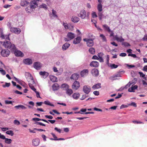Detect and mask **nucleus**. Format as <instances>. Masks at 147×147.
<instances>
[{"mask_svg": "<svg viewBox=\"0 0 147 147\" xmlns=\"http://www.w3.org/2000/svg\"><path fill=\"white\" fill-rule=\"evenodd\" d=\"M1 43L5 48L9 49L11 52H14L16 56L21 57L24 56V54L20 51L17 50L15 45L11 43L9 41L5 40L4 42H1Z\"/></svg>", "mask_w": 147, "mask_h": 147, "instance_id": "obj_1", "label": "nucleus"}, {"mask_svg": "<svg viewBox=\"0 0 147 147\" xmlns=\"http://www.w3.org/2000/svg\"><path fill=\"white\" fill-rule=\"evenodd\" d=\"M78 16L82 19H84L86 17L87 18L89 16V14L88 13L86 14V11L84 10L81 11L80 13L78 14Z\"/></svg>", "mask_w": 147, "mask_h": 147, "instance_id": "obj_2", "label": "nucleus"}, {"mask_svg": "<svg viewBox=\"0 0 147 147\" xmlns=\"http://www.w3.org/2000/svg\"><path fill=\"white\" fill-rule=\"evenodd\" d=\"M94 38H91V39L84 38L83 39L84 41L86 42V44L88 47H92L94 45L93 40Z\"/></svg>", "mask_w": 147, "mask_h": 147, "instance_id": "obj_3", "label": "nucleus"}, {"mask_svg": "<svg viewBox=\"0 0 147 147\" xmlns=\"http://www.w3.org/2000/svg\"><path fill=\"white\" fill-rule=\"evenodd\" d=\"M121 72V71H120L118 73V74H115L111 76L109 78V79L112 81L120 79V78L121 77V76L120 74Z\"/></svg>", "mask_w": 147, "mask_h": 147, "instance_id": "obj_4", "label": "nucleus"}, {"mask_svg": "<svg viewBox=\"0 0 147 147\" xmlns=\"http://www.w3.org/2000/svg\"><path fill=\"white\" fill-rule=\"evenodd\" d=\"M90 87L88 85L84 86L83 88V91L86 94H88L91 91Z\"/></svg>", "mask_w": 147, "mask_h": 147, "instance_id": "obj_5", "label": "nucleus"}, {"mask_svg": "<svg viewBox=\"0 0 147 147\" xmlns=\"http://www.w3.org/2000/svg\"><path fill=\"white\" fill-rule=\"evenodd\" d=\"M10 54V51L7 49L2 50L1 51V55L3 57H7Z\"/></svg>", "mask_w": 147, "mask_h": 147, "instance_id": "obj_6", "label": "nucleus"}, {"mask_svg": "<svg viewBox=\"0 0 147 147\" xmlns=\"http://www.w3.org/2000/svg\"><path fill=\"white\" fill-rule=\"evenodd\" d=\"M80 86V83L79 82L75 81L73 83L72 88L73 89L77 90Z\"/></svg>", "mask_w": 147, "mask_h": 147, "instance_id": "obj_7", "label": "nucleus"}, {"mask_svg": "<svg viewBox=\"0 0 147 147\" xmlns=\"http://www.w3.org/2000/svg\"><path fill=\"white\" fill-rule=\"evenodd\" d=\"M41 1L40 0H32L30 4V5L34 9L38 6L37 1Z\"/></svg>", "mask_w": 147, "mask_h": 147, "instance_id": "obj_8", "label": "nucleus"}, {"mask_svg": "<svg viewBox=\"0 0 147 147\" xmlns=\"http://www.w3.org/2000/svg\"><path fill=\"white\" fill-rule=\"evenodd\" d=\"M10 30L11 32L17 34H20L21 31L20 28L14 27L11 28Z\"/></svg>", "mask_w": 147, "mask_h": 147, "instance_id": "obj_9", "label": "nucleus"}, {"mask_svg": "<svg viewBox=\"0 0 147 147\" xmlns=\"http://www.w3.org/2000/svg\"><path fill=\"white\" fill-rule=\"evenodd\" d=\"M34 68L37 70L40 69L42 67V64L39 62H36L33 64Z\"/></svg>", "mask_w": 147, "mask_h": 147, "instance_id": "obj_10", "label": "nucleus"}, {"mask_svg": "<svg viewBox=\"0 0 147 147\" xmlns=\"http://www.w3.org/2000/svg\"><path fill=\"white\" fill-rule=\"evenodd\" d=\"M88 74V69H84L80 73L81 76L82 77H84L87 76Z\"/></svg>", "mask_w": 147, "mask_h": 147, "instance_id": "obj_11", "label": "nucleus"}, {"mask_svg": "<svg viewBox=\"0 0 147 147\" xmlns=\"http://www.w3.org/2000/svg\"><path fill=\"white\" fill-rule=\"evenodd\" d=\"M82 40V38L80 36H78L75 38L73 41L74 44L76 45L79 43Z\"/></svg>", "mask_w": 147, "mask_h": 147, "instance_id": "obj_12", "label": "nucleus"}, {"mask_svg": "<svg viewBox=\"0 0 147 147\" xmlns=\"http://www.w3.org/2000/svg\"><path fill=\"white\" fill-rule=\"evenodd\" d=\"M39 74L42 76L44 79L46 78L49 75V73L45 71H41L39 72Z\"/></svg>", "mask_w": 147, "mask_h": 147, "instance_id": "obj_13", "label": "nucleus"}, {"mask_svg": "<svg viewBox=\"0 0 147 147\" xmlns=\"http://www.w3.org/2000/svg\"><path fill=\"white\" fill-rule=\"evenodd\" d=\"M91 73L92 75L95 77L98 76L99 74V71L98 70L96 69H94L92 70Z\"/></svg>", "mask_w": 147, "mask_h": 147, "instance_id": "obj_14", "label": "nucleus"}, {"mask_svg": "<svg viewBox=\"0 0 147 147\" xmlns=\"http://www.w3.org/2000/svg\"><path fill=\"white\" fill-rule=\"evenodd\" d=\"M32 145L35 146H38L40 143V140L38 138H36L32 140Z\"/></svg>", "mask_w": 147, "mask_h": 147, "instance_id": "obj_15", "label": "nucleus"}, {"mask_svg": "<svg viewBox=\"0 0 147 147\" xmlns=\"http://www.w3.org/2000/svg\"><path fill=\"white\" fill-rule=\"evenodd\" d=\"M29 3V2L28 1V0H21L20 5L22 6H27Z\"/></svg>", "mask_w": 147, "mask_h": 147, "instance_id": "obj_16", "label": "nucleus"}, {"mask_svg": "<svg viewBox=\"0 0 147 147\" xmlns=\"http://www.w3.org/2000/svg\"><path fill=\"white\" fill-rule=\"evenodd\" d=\"M67 36L69 39L71 40L74 38L76 36L72 32H69L67 34Z\"/></svg>", "mask_w": 147, "mask_h": 147, "instance_id": "obj_17", "label": "nucleus"}, {"mask_svg": "<svg viewBox=\"0 0 147 147\" xmlns=\"http://www.w3.org/2000/svg\"><path fill=\"white\" fill-rule=\"evenodd\" d=\"M23 62L26 64L30 65L32 64V61L31 59L27 58L23 60Z\"/></svg>", "mask_w": 147, "mask_h": 147, "instance_id": "obj_18", "label": "nucleus"}, {"mask_svg": "<svg viewBox=\"0 0 147 147\" xmlns=\"http://www.w3.org/2000/svg\"><path fill=\"white\" fill-rule=\"evenodd\" d=\"M90 65L91 67H98L99 63L96 61H93L90 63Z\"/></svg>", "mask_w": 147, "mask_h": 147, "instance_id": "obj_19", "label": "nucleus"}, {"mask_svg": "<svg viewBox=\"0 0 147 147\" xmlns=\"http://www.w3.org/2000/svg\"><path fill=\"white\" fill-rule=\"evenodd\" d=\"M80 19L76 16H73L71 18V21L74 23H77L79 21Z\"/></svg>", "mask_w": 147, "mask_h": 147, "instance_id": "obj_20", "label": "nucleus"}, {"mask_svg": "<svg viewBox=\"0 0 147 147\" xmlns=\"http://www.w3.org/2000/svg\"><path fill=\"white\" fill-rule=\"evenodd\" d=\"M79 77V75L78 74L76 73L72 75L70 78L74 80H77Z\"/></svg>", "mask_w": 147, "mask_h": 147, "instance_id": "obj_21", "label": "nucleus"}, {"mask_svg": "<svg viewBox=\"0 0 147 147\" xmlns=\"http://www.w3.org/2000/svg\"><path fill=\"white\" fill-rule=\"evenodd\" d=\"M70 44L68 43H66L63 45L62 47L63 50L65 51L70 46Z\"/></svg>", "mask_w": 147, "mask_h": 147, "instance_id": "obj_22", "label": "nucleus"}, {"mask_svg": "<svg viewBox=\"0 0 147 147\" xmlns=\"http://www.w3.org/2000/svg\"><path fill=\"white\" fill-rule=\"evenodd\" d=\"M102 26L104 30L107 31L108 32H111L109 27L107 24L103 25Z\"/></svg>", "mask_w": 147, "mask_h": 147, "instance_id": "obj_23", "label": "nucleus"}, {"mask_svg": "<svg viewBox=\"0 0 147 147\" xmlns=\"http://www.w3.org/2000/svg\"><path fill=\"white\" fill-rule=\"evenodd\" d=\"M14 107L17 109H26V107L22 105H19L15 106Z\"/></svg>", "mask_w": 147, "mask_h": 147, "instance_id": "obj_24", "label": "nucleus"}, {"mask_svg": "<svg viewBox=\"0 0 147 147\" xmlns=\"http://www.w3.org/2000/svg\"><path fill=\"white\" fill-rule=\"evenodd\" d=\"M80 95V94L79 93H75L73 94L72 97L74 99L77 100L79 98Z\"/></svg>", "mask_w": 147, "mask_h": 147, "instance_id": "obj_25", "label": "nucleus"}, {"mask_svg": "<svg viewBox=\"0 0 147 147\" xmlns=\"http://www.w3.org/2000/svg\"><path fill=\"white\" fill-rule=\"evenodd\" d=\"M53 90L56 91L59 88L58 84L57 83H55L52 86Z\"/></svg>", "mask_w": 147, "mask_h": 147, "instance_id": "obj_26", "label": "nucleus"}, {"mask_svg": "<svg viewBox=\"0 0 147 147\" xmlns=\"http://www.w3.org/2000/svg\"><path fill=\"white\" fill-rule=\"evenodd\" d=\"M101 85L100 83H98L93 85L92 87V88L94 90L100 88L101 87Z\"/></svg>", "mask_w": 147, "mask_h": 147, "instance_id": "obj_27", "label": "nucleus"}, {"mask_svg": "<svg viewBox=\"0 0 147 147\" xmlns=\"http://www.w3.org/2000/svg\"><path fill=\"white\" fill-rule=\"evenodd\" d=\"M138 87L137 85H135L134 86L131 87L130 88H129L128 89V91L129 92H134V90L136 89H137Z\"/></svg>", "mask_w": 147, "mask_h": 147, "instance_id": "obj_28", "label": "nucleus"}, {"mask_svg": "<svg viewBox=\"0 0 147 147\" xmlns=\"http://www.w3.org/2000/svg\"><path fill=\"white\" fill-rule=\"evenodd\" d=\"M61 88L64 90H66L69 88V86L67 84H63L61 85Z\"/></svg>", "mask_w": 147, "mask_h": 147, "instance_id": "obj_29", "label": "nucleus"}, {"mask_svg": "<svg viewBox=\"0 0 147 147\" xmlns=\"http://www.w3.org/2000/svg\"><path fill=\"white\" fill-rule=\"evenodd\" d=\"M50 78L51 81L53 82L57 81V77L52 75H50Z\"/></svg>", "mask_w": 147, "mask_h": 147, "instance_id": "obj_30", "label": "nucleus"}, {"mask_svg": "<svg viewBox=\"0 0 147 147\" xmlns=\"http://www.w3.org/2000/svg\"><path fill=\"white\" fill-rule=\"evenodd\" d=\"M34 9L31 6H28L26 8V10L27 13H30L32 11V9Z\"/></svg>", "mask_w": 147, "mask_h": 147, "instance_id": "obj_31", "label": "nucleus"}, {"mask_svg": "<svg viewBox=\"0 0 147 147\" xmlns=\"http://www.w3.org/2000/svg\"><path fill=\"white\" fill-rule=\"evenodd\" d=\"M109 67H111V69L116 68L118 67V65L115 64H109L108 65Z\"/></svg>", "mask_w": 147, "mask_h": 147, "instance_id": "obj_32", "label": "nucleus"}, {"mask_svg": "<svg viewBox=\"0 0 147 147\" xmlns=\"http://www.w3.org/2000/svg\"><path fill=\"white\" fill-rule=\"evenodd\" d=\"M116 40L120 42L123 41L124 40V39L122 38V36H120V37H118L117 36L115 37Z\"/></svg>", "mask_w": 147, "mask_h": 147, "instance_id": "obj_33", "label": "nucleus"}, {"mask_svg": "<svg viewBox=\"0 0 147 147\" xmlns=\"http://www.w3.org/2000/svg\"><path fill=\"white\" fill-rule=\"evenodd\" d=\"M14 78L15 79L16 81L22 85H23V84L24 83V82L23 81L18 79L16 77H14Z\"/></svg>", "mask_w": 147, "mask_h": 147, "instance_id": "obj_34", "label": "nucleus"}, {"mask_svg": "<svg viewBox=\"0 0 147 147\" xmlns=\"http://www.w3.org/2000/svg\"><path fill=\"white\" fill-rule=\"evenodd\" d=\"M66 90V93L69 96H70L73 93L72 90L70 89L69 88L67 89Z\"/></svg>", "mask_w": 147, "mask_h": 147, "instance_id": "obj_35", "label": "nucleus"}, {"mask_svg": "<svg viewBox=\"0 0 147 147\" xmlns=\"http://www.w3.org/2000/svg\"><path fill=\"white\" fill-rule=\"evenodd\" d=\"M89 52L91 54L94 55L95 53V49L93 47L90 48L89 49Z\"/></svg>", "mask_w": 147, "mask_h": 147, "instance_id": "obj_36", "label": "nucleus"}, {"mask_svg": "<svg viewBox=\"0 0 147 147\" xmlns=\"http://www.w3.org/2000/svg\"><path fill=\"white\" fill-rule=\"evenodd\" d=\"M99 3L98 5V9L99 12H101L102 10V5L101 4V3Z\"/></svg>", "mask_w": 147, "mask_h": 147, "instance_id": "obj_37", "label": "nucleus"}, {"mask_svg": "<svg viewBox=\"0 0 147 147\" xmlns=\"http://www.w3.org/2000/svg\"><path fill=\"white\" fill-rule=\"evenodd\" d=\"M10 35V34H8L7 35H4V34L2 36H1V38L4 39H6V40H9V36Z\"/></svg>", "mask_w": 147, "mask_h": 147, "instance_id": "obj_38", "label": "nucleus"}, {"mask_svg": "<svg viewBox=\"0 0 147 147\" xmlns=\"http://www.w3.org/2000/svg\"><path fill=\"white\" fill-rule=\"evenodd\" d=\"M63 25L65 29L67 30L69 28V26L68 25L67 23H65L63 22Z\"/></svg>", "mask_w": 147, "mask_h": 147, "instance_id": "obj_39", "label": "nucleus"}, {"mask_svg": "<svg viewBox=\"0 0 147 147\" xmlns=\"http://www.w3.org/2000/svg\"><path fill=\"white\" fill-rule=\"evenodd\" d=\"M45 104L48 105H50L52 107H54V105L51 104L50 102L48 100L45 101L44 102Z\"/></svg>", "mask_w": 147, "mask_h": 147, "instance_id": "obj_40", "label": "nucleus"}, {"mask_svg": "<svg viewBox=\"0 0 147 147\" xmlns=\"http://www.w3.org/2000/svg\"><path fill=\"white\" fill-rule=\"evenodd\" d=\"M100 36L102 38V40L103 42H106L107 40L105 36L103 34H100Z\"/></svg>", "mask_w": 147, "mask_h": 147, "instance_id": "obj_41", "label": "nucleus"}, {"mask_svg": "<svg viewBox=\"0 0 147 147\" xmlns=\"http://www.w3.org/2000/svg\"><path fill=\"white\" fill-rule=\"evenodd\" d=\"M52 13L53 16L55 18H57L58 17L57 15V12L53 9L52 10Z\"/></svg>", "mask_w": 147, "mask_h": 147, "instance_id": "obj_42", "label": "nucleus"}, {"mask_svg": "<svg viewBox=\"0 0 147 147\" xmlns=\"http://www.w3.org/2000/svg\"><path fill=\"white\" fill-rule=\"evenodd\" d=\"M5 142L7 144H10L11 143L12 140L11 139H8L7 138H5Z\"/></svg>", "mask_w": 147, "mask_h": 147, "instance_id": "obj_43", "label": "nucleus"}, {"mask_svg": "<svg viewBox=\"0 0 147 147\" xmlns=\"http://www.w3.org/2000/svg\"><path fill=\"white\" fill-rule=\"evenodd\" d=\"M6 133L7 134L10 135L11 136H13L14 134L13 131L11 130L7 131L6 132Z\"/></svg>", "mask_w": 147, "mask_h": 147, "instance_id": "obj_44", "label": "nucleus"}, {"mask_svg": "<svg viewBox=\"0 0 147 147\" xmlns=\"http://www.w3.org/2000/svg\"><path fill=\"white\" fill-rule=\"evenodd\" d=\"M122 45L125 47L130 46V45L128 42H123L122 43Z\"/></svg>", "mask_w": 147, "mask_h": 147, "instance_id": "obj_45", "label": "nucleus"}, {"mask_svg": "<svg viewBox=\"0 0 147 147\" xmlns=\"http://www.w3.org/2000/svg\"><path fill=\"white\" fill-rule=\"evenodd\" d=\"M11 85L10 83H5V85H3L2 86L3 88L9 87Z\"/></svg>", "mask_w": 147, "mask_h": 147, "instance_id": "obj_46", "label": "nucleus"}, {"mask_svg": "<svg viewBox=\"0 0 147 147\" xmlns=\"http://www.w3.org/2000/svg\"><path fill=\"white\" fill-rule=\"evenodd\" d=\"M98 15V16L100 20H101L102 18L103 14L101 12H99Z\"/></svg>", "mask_w": 147, "mask_h": 147, "instance_id": "obj_47", "label": "nucleus"}, {"mask_svg": "<svg viewBox=\"0 0 147 147\" xmlns=\"http://www.w3.org/2000/svg\"><path fill=\"white\" fill-rule=\"evenodd\" d=\"M109 56L108 55H107L106 59V64L108 65L109 64Z\"/></svg>", "mask_w": 147, "mask_h": 147, "instance_id": "obj_48", "label": "nucleus"}, {"mask_svg": "<svg viewBox=\"0 0 147 147\" xmlns=\"http://www.w3.org/2000/svg\"><path fill=\"white\" fill-rule=\"evenodd\" d=\"M29 86L30 88L34 91H36V88H34V86L31 84H29Z\"/></svg>", "mask_w": 147, "mask_h": 147, "instance_id": "obj_49", "label": "nucleus"}, {"mask_svg": "<svg viewBox=\"0 0 147 147\" xmlns=\"http://www.w3.org/2000/svg\"><path fill=\"white\" fill-rule=\"evenodd\" d=\"M35 124H36L37 125H40L43 126H45L46 125L45 124H43L41 122H36L34 123Z\"/></svg>", "mask_w": 147, "mask_h": 147, "instance_id": "obj_50", "label": "nucleus"}, {"mask_svg": "<svg viewBox=\"0 0 147 147\" xmlns=\"http://www.w3.org/2000/svg\"><path fill=\"white\" fill-rule=\"evenodd\" d=\"M87 94H83L81 98H80V99L82 100H84V99H85L86 98L88 97V95H86Z\"/></svg>", "mask_w": 147, "mask_h": 147, "instance_id": "obj_51", "label": "nucleus"}, {"mask_svg": "<svg viewBox=\"0 0 147 147\" xmlns=\"http://www.w3.org/2000/svg\"><path fill=\"white\" fill-rule=\"evenodd\" d=\"M128 106H132L135 107H137L136 104L134 102H132L131 103L128 104Z\"/></svg>", "mask_w": 147, "mask_h": 147, "instance_id": "obj_52", "label": "nucleus"}, {"mask_svg": "<svg viewBox=\"0 0 147 147\" xmlns=\"http://www.w3.org/2000/svg\"><path fill=\"white\" fill-rule=\"evenodd\" d=\"M13 123L15 125H19L20 124V123L19 121L17 120H14Z\"/></svg>", "mask_w": 147, "mask_h": 147, "instance_id": "obj_53", "label": "nucleus"}, {"mask_svg": "<svg viewBox=\"0 0 147 147\" xmlns=\"http://www.w3.org/2000/svg\"><path fill=\"white\" fill-rule=\"evenodd\" d=\"M42 119H40L37 118H34L32 119V120L34 121H41Z\"/></svg>", "mask_w": 147, "mask_h": 147, "instance_id": "obj_54", "label": "nucleus"}, {"mask_svg": "<svg viewBox=\"0 0 147 147\" xmlns=\"http://www.w3.org/2000/svg\"><path fill=\"white\" fill-rule=\"evenodd\" d=\"M103 55L104 54L100 52L98 53V58H100L102 57L103 56Z\"/></svg>", "mask_w": 147, "mask_h": 147, "instance_id": "obj_55", "label": "nucleus"}, {"mask_svg": "<svg viewBox=\"0 0 147 147\" xmlns=\"http://www.w3.org/2000/svg\"><path fill=\"white\" fill-rule=\"evenodd\" d=\"M40 7L41 8H44L45 9H47V5L44 4H42L40 5Z\"/></svg>", "mask_w": 147, "mask_h": 147, "instance_id": "obj_56", "label": "nucleus"}, {"mask_svg": "<svg viewBox=\"0 0 147 147\" xmlns=\"http://www.w3.org/2000/svg\"><path fill=\"white\" fill-rule=\"evenodd\" d=\"M12 101H9L8 100H6L5 101V103L6 104H12Z\"/></svg>", "mask_w": 147, "mask_h": 147, "instance_id": "obj_57", "label": "nucleus"}, {"mask_svg": "<svg viewBox=\"0 0 147 147\" xmlns=\"http://www.w3.org/2000/svg\"><path fill=\"white\" fill-rule=\"evenodd\" d=\"M45 117L47 118L50 119H52L53 118V117L51 115H46L45 116Z\"/></svg>", "mask_w": 147, "mask_h": 147, "instance_id": "obj_58", "label": "nucleus"}, {"mask_svg": "<svg viewBox=\"0 0 147 147\" xmlns=\"http://www.w3.org/2000/svg\"><path fill=\"white\" fill-rule=\"evenodd\" d=\"M128 105H122L120 107V109H122L124 108H127L128 107Z\"/></svg>", "mask_w": 147, "mask_h": 147, "instance_id": "obj_59", "label": "nucleus"}, {"mask_svg": "<svg viewBox=\"0 0 147 147\" xmlns=\"http://www.w3.org/2000/svg\"><path fill=\"white\" fill-rule=\"evenodd\" d=\"M34 92L36 94V96L37 97L41 98L40 97V94H39V92H38L37 91H36H36H34Z\"/></svg>", "mask_w": 147, "mask_h": 147, "instance_id": "obj_60", "label": "nucleus"}, {"mask_svg": "<svg viewBox=\"0 0 147 147\" xmlns=\"http://www.w3.org/2000/svg\"><path fill=\"white\" fill-rule=\"evenodd\" d=\"M3 30L2 28H0V37H1L3 35Z\"/></svg>", "mask_w": 147, "mask_h": 147, "instance_id": "obj_61", "label": "nucleus"}, {"mask_svg": "<svg viewBox=\"0 0 147 147\" xmlns=\"http://www.w3.org/2000/svg\"><path fill=\"white\" fill-rule=\"evenodd\" d=\"M92 17L93 18H95L96 17H97L96 13L95 12H93L92 13Z\"/></svg>", "mask_w": 147, "mask_h": 147, "instance_id": "obj_62", "label": "nucleus"}, {"mask_svg": "<svg viewBox=\"0 0 147 147\" xmlns=\"http://www.w3.org/2000/svg\"><path fill=\"white\" fill-rule=\"evenodd\" d=\"M54 129L55 130L58 132L59 133H61V130L59 129H58V128L56 127Z\"/></svg>", "mask_w": 147, "mask_h": 147, "instance_id": "obj_63", "label": "nucleus"}, {"mask_svg": "<svg viewBox=\"0 0 147 147\" xmlns=\"http://www.w3.org/2000/svg\"><path fill=\"white\" fill-rule=\"evenodd\" d=\"M93 94L95 95L98 96L99 95V92L98 91H95L93 92Z\"/></svg>", "mask_w": 147, "mask_h": 147, "instance_id": "obj_64", "label": "nucleus"}]
</instances>
